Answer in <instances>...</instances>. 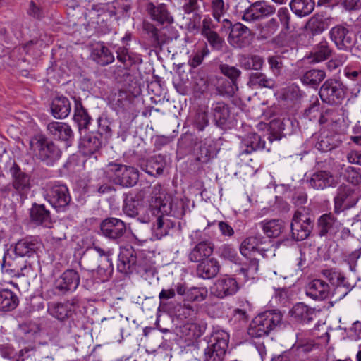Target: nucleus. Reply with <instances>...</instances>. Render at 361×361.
I'll return each mask as SVG.
<instances>
[{
    "instance_id": "nucleus-1",
    "label": "nucleus",
    "mask_w": 361,
    "mask_h": 361,
    "mask_svg": "<svg viewBox=\"0 0 361 361\" xmlns=\"http://www.w3.org/2000/svg\"><path fill=\"white\" fill-rule=\"evenodd\" d=\"M148 212L161 213L180 219L185 215V204L182 199L172 198L161 185H155L152 189Z\"/></svg>"
},
{
    "instance_id": "nucleus-2",
    "label": "nucleus",
    "mask_w": 361,
    "mask_h": 361,
    "mask_svg": "<svg viewBox=\"0 0 361 361\" xmlns=\"http://www.w3.org/2000/svg\"><path fill=\"white\" fill-rule=\"evenodd\" d=\"M282 314L276 310L265 311L257 315L250 322L247 333L252 338L268 336L269 332L281 324Z\"/></svg>"
},
{
    "instance_id": "nucleus-3",
    "label": "nucleus",
    "mask_w": 361,
    "mask_h": 361,
    "mask_svg": "<svg viewBox=\"0 0 361 361\" xmlns=\"http://www.w3.org/2000/svg\"><path fill=\"white\" fill-rule=\"evenodd\" d=\"M105 173L109 180L123 187H132L139 179L137 169L114 161L106 165Z\"/></svg>"
},
{
    "instance_id": "nucleus-4",
    "label": "nucleus",
    "mask_w": 361,
    "mask_h": 361,
    "mask_svg": "<svg viewBox=\"0 0 361 361\" xmlns=\"http://www.w3.org/2000/svg\"><path fill=\"white\" fill-rule=\"evenodd\" d=\"M229 337V334L224 330L214 332L204 349L203 361H223L228 346Z\"/></svg>"
},
{
    "instance_id": "nucleus-5",
    "label": "nucleus",
    "mask_w": 361,
    "mask_h": 361,
    "mask_svg": "<svg viewBox=\"0 0 361 361\" xmlns=\"http://www.w3.org/2000/svg\"><path fill=\"white\" fill-rule=\"evenodd\" d=\"M314 216L305 208L297 210L292 219L290 228L292 237L298 241L305 240L310 235L314 226Z\"/></svg>"
},
{
    "instance_id": "nucleus-6",
    "label": "nucleus",
    "mask_w": 361,
    "mask_h": 361,
    "mask_svg": "<svg viewBox=\"0 0 361 361\" xmlns=\"http://www.w3.org/2000/svg\"><path fill=\"white\" fill-rule=\"evenodd\" d=\"M80 283V276L77 271L68 269L57 278L51 290H47L45 295L51 298L54 295H63L75 291Z\"/></svg>"
},
{
    "instance_id": "nucleus-7",
    "label": "nucleus",
    "mask_w": 361,
    "mask_h": 361,
    "mask_svg": "<svg viewBox=\"0 0 361 361\" xmlns=\"http://www.w3.org/2000/svg\"><path fill=\"white\" fill-rule=\"evenodd\" d=\"M44 197L58 210L65 209L71 202L68 188L58 183H49L46 185Z\"/></svg>"
},
{
    "instance_id": "nucleus-8",
    "label": "nucleus",
    "mask_w": 361,
    "mask_h": 361,
    "mask_svg": "<svg viewBox=\"0 0 361 361\" xmlns=\"http://www.w3.org/2000/svg\"><path fill=\"white\" fill-rule=\"evenodd\" d=\"M30 147L37 152L39 159L47 165L52 164L61 157L60 149L51 142L42 137H35L30 141Z\"/></svg>"
},
{
    "instance_id": "nucleus-9",
    "label": "nucleus",
    "mask_w": 361,
    "mask_h": 361,
    "mask_svg": "<svg viewBox=\"0 0 361 361\" xmlns=\"http://www.w3.org/2000/svg\"><path fill=\"white\" fill-rule=\"evenodd\" d=\"M319 94L324 102L338 104L345 97L344 85L339 80L328 79L321 86Z\"/></svg>"
},
{
    "instance_id": "nucleus-10",
    "label": "nucleus",
    "mask_w": 361,
    "mask_h": 361,
    "mask_svg": "<svg viewBox=\"0 0 361 361\" xmlns=\"http://www.w3.org/2000/svg\"><path fill=\"white\" fill-rule=\"evenodd\" d=\"M275 12L274 6L265 1H257L244 11L242 19L247 23H255L273 15Z\"/></svg>"
},
{
    "instance_id": "nucleus-11",
    "label": "nucleus",
    "mask_w": 361,
    "mask_h": 361,
    "mask_svg": "<svg viewBox=\"0 0 361 361\" xmlns=\"http://www.w3.org/2000/svg\"><path fill=\"white\" fill-rule=\"evenodd\" d=\"M239 290L236 279L224 275L216 279L211 288V293L218 298L223 299L235 295Z\"/></svg>"
},
{
    "instance_id": "nucleus-12",
    "label": "nucleus",
    "mask_w": 361,
    "mask_h": 361,
    "mask_svg": "<svg viewBox=\"0 0 361 361\" xmlns=\"http://www.w3.org/2000/svg\"><path fill=\"white\" fill-rule=\"evenodd\" d=\"M147 219L146 221H153L152 227V239L160 240L167 235L170 230L173 228V223L166 218V214L161 213L151 214L147 211Z\"/></svg>"
},
{
    "instance_id": "nucleus-13",
    "label": "nucleus",
    "mask_w": 361,
    "mask_h": 361,
    "mask_svg": "<svg viewBox=\"0 0 361 361\" xmlns=\"http://www.w3.org/2000/svg\"><path fill=\"white\" fill-rule=\"evenodd\" d=\"M357 196L349 186L341 185L334 198V212L339 214L345 209L354 207L357 202Z\"/></svg>"
},
{
    "instance_id": "nucleus-14",
    "label": "nucleus",
    "mask_w": 361,
    "mask_h": 361,
    "mask_svg": "<svg viewBox=\"0 0 361 361\" xmlns=\"http://www.w3.org/2000/svg\"><path fill=\"white\" fill-rule=\"evenodd\" d=\"M329 37L336 47L341 50H346L354 44L353 33L342 25L333 27L329 31Z\"/></svg>"
},
{
    "instance_id": "nucleus-15",
    "label": "nucleus",
    "mask_w": 361,
    "mask_h": 361,
    "mask_svg": "<svg viewBox=\"0 0 361 361\" xmlns=\"http://www.w3.org/2000/svg\"><path fill=\"white\" fill-rule=\"evenodd\" d=\"M101 232L106 238L116 240L123 236L126 231L125 223L116 218H107L100 224Z\"/></svg>"
},
{
    "instance_id": "nucleus-16",
    "label": "nucleus",
    "mask_w": 361,
    "mask_h": 361,
    "mask_svg": "<svg viewBox=\"0 0 361 361\" xmlns=\"http://www.w3.org/2000/svg\"><path fill=\"white\" fill-rule=\"evenodd\" d=\"M322 274L326 279L330 281L332 285L336 286L334 288L335 295H336L337 291H338L341 288H345V290L341 293V294L336 297V299L343 298L350 290V283H348L345 277L340 271L333 269H326L322 270Z\"/></svg>"
},
{
    "instance_id": "nucleus-17",
    "label": "nucleus",
    "mask_w": 361,
    "mask_h": 361,
    "mask_svg": "<svg viewBox=\"0 0 361 361\" xmlns=\"http://www.w3.org/2000/svg\"><path fill=\"white\" fill-rule=\"evenodd\" d=\"M13 177V186L21 196L27 195L30 190V176L23 172L16 164L10 169Z\"/></svg>"
},
{
    "instance_id": "nucleus-18",
    "label": "nucleus",
    "mask_w": 361,
    "mask_h": 361,
    "mask_svg": "<svg viewBox=\"0 0 361 361\" xmlns=\"http://www.w3.org/2000/svg\"><path fill=\"white\" fill-rule=\"evenodd\" d=\"M250 30L241 23L234 25L230 32L228 40L235 47H244L250 44Z\"/></svg>"
},
{
    "instance_id": "nucleus-19",
    "label": "nucleus",
    "mask_w": 361,
    "mask_h": 361,
    "mask_svg": "<svg viewBox=\"0 0 361 361\" xmlns=\"http://www.w3.org/2000/svg\"><path fill=\"white\" fill-rule=\"evenodd\" d=\"M42 246V242L36 237H29L19 240L15 245L14 253L19 257H30Z\"/></svg>"
},
{
    "instance_id": "nucleus-20",
    "label": "nucleus",
    "mask_w": 361,
    "mask_h": 361,
    "mask_svg": "<svg viewBox=\"0 0 361 361\" xmlns=\"http://www.w3.org/2000/svg\"><path fill=\"white\" fill-rule=\"evenodd\" d=\"M306 295L315 300H323L330 295L328 283L321 279H314L308 283L305 289Z\"/></svg>"
},
{
    "instance_id": "nucleus-21",
    "label": "nucleus",
    "mask_w": 361,
    "mask_h": 361,
    "mask_svg": "<svg viewBox=\"0 0 361 361\" xmlns=\"http://www.w3.org/2000/svg\"><path fill=\"white\" fill-rule=\"evenodd\" d=\"M219 261L211 257L198 263L196 268V275L203 279H210L215 277L220 271Z\"/></svg>"
},
{
    "instance_id": "nucleus-22",
    "label": "nucleus",
    "mask_w": 361,
    "mask_h": 361,
    "mask_svg": "<svg viewBox=\"0 0 361 361\" xmlns=\"http://www.w3.org/2000/svg\"><path fill=\"white\" fill-rule=\"evenodd\" d=\"M136 264V256L132 247H123L118 255V270L124 274L132 272Z\"/></svg>"
},
{
    "instance_id": "nucleus-23",
    "label": "nucleus",
    "mask_w": 361,
    "mask_h": 361,
    "mask_svg": "<svg viewBox=\"0 0 361 361\" xmlns=\"http://www.w3.org/2000/svg\"><path fill=\"white\" fill-rule=\"evenodd\" d=\"M47 311L51 316L63 321L72 316L75 311V305L69 301L63 303L53 302L48 305Z\"/></svg>"
},
{
    "instance_id": "nucleus-24",
    "label": "nucleus",
    "mask_w": 361,
    "mask_h": 361,
    "mask_svg": "<svg viewBox=\"0 0 361 361\" xmlns=\"http://www.w3.org/2000/svg\"><path fill=\"white\" fill-rule=\"evenodd\" d=\"M146 10L152 20L161 25L171 24L173 21V17L168 12L166 6L164 4L155 6L151 2L147 3Z\"/></svg>"
},
{
    "instance_id": "nucleus-25",
    "label": "nucleus",
    "mask_w": 361,
    "mask_h": 361,
    "mask_svg": "<svg viewBox=\"0 0 361 361\" xmlns=\"http://www.w3.org/2000/svg\"><path fill=\"white\" fill-rule=\"evenodd\" d=\"M336 183V178L327 171H320L314 173L309 180L310 187L316 190L334 187Z\"/></svg>"
},
{
    "instance_id": "nucleus-26",
    "label": "nucleus",
    "mask_w": 361,
    "mask_h": 361,
    "mask_svg": "<svg viewBox=\"0 0 361 361\" xmlns=\"http://www.w3.org/2000/svg\"><path fill=\"white\" fill-rule=\"evenodd\" d=\"M317 225L320 236H325L327 234L334 235L338 232L340 223L331 213H327L318 219Z\"/></svg>"
},
{
    "instance_id": "nucleus-27",
    "label": "nucleus",
    "mask_w": 361,
    "mask_h": 361,
    "mask_svg": "<svg viewBox=\"0 0 361 361\" xmlns=\"http://www.w3.org/2000/svg\"><path fill=\"white\" fill-rule=\"evenodd\" d=\"M214 245L209 241H202L197 243L188 255L189 260L192 262L200 263L212 255Z\"/></svg>"
},
{
    "instance_id": "nucleus-28",
    "label": "nucleus",
    "mask_w": 361,
    "mask_h": 361,
    "mask_svg": "<svg viewBox=\"0 0 361 361\" xmlns=\"http://www.w3.org/2000/svg\"><path fill=\"white\" fill-rule=\"evenodd\" d=\"M49 133L55 139L68 141L73 137V132L71 126L62 122L53 121L47 125Z\"/></svg>"
},
{
    "instance_id": "nucleus-29",
    "label": "nucleus",
    "mask_w": 361,
    "mask_h": 361,
    "mask_svg": "<svg viewBox=\"0 0 361 361\" xmlns=\"http://www.w3.org/2000/svg\"><path fill=\"white\" fill-rule=\"evenodd\" d=\"M290 315L295 321L307 324L315 317L316 312L314 309L300 302L293 306L290 310Z\"/></svg>"
},
{
    "instance_id": "nucleus-30",
    "label": "nucleus",
    "mask_w": 361,
    "mask_h": 361,
    "mask_svg": "<svg viewBox=\"0 0 361 361\" xmlns=\"http://www.w3.org/2000/svg\"><path fill=\"white\" fill-rule=\"evenodd\" d=\"M240 155L250 154L252 152L265 148V142L255 133H248L242 141Z\"/></svg>"
},
{
    "instance_id": "nucleus-31",
    "label": "nucleus",
    "mask_w": 361,
    "mask_h": 361,
    "mask_svg": "<svg viewBox=\"0 0 361 361\" xmlns=\"http://www.w3.org/2000/svg\"><path fill=\"white\" fill-rule=\"evenodd\" d=\"M71 102L63 96L55 97L51 103V110L56 118H65L71 112Z\"/></svg>"
},
{
    "instance_id": "nucleus-32",
    "label": "nucleus",
    "mask_w": 361,
    "mask_h": 361,
    "mask_svg": "<svg viewBox=\"0 0 361 361\" xmlns=\"http://www.w3.org/2000/svg\"><path fill=\"white\" fill-rule=\"evenodd\" d=\"M92 59L101 66H106L114 61V56L103 43H97L92 51Z\"/></svg>"
},
{
    "instance_id": "nucleus-33",
    "label": "nucleus",
    "mask_w": 361,
    "mask_h": 361,
    "mask_svg": "<svg viewBox=\"0 0 361 361\" xmlns=\"http://www.w3.org/2000/svg\"><path fill=\"white\" fill-rule=\"evenodd\" d=\"M263 233L268 238H277L281 233L284 223L281 219H264L259 223Z\"/></svg>"
},
{
    "instance_id": "nucleus-34",
    "label": "nucleus",
    "mask_w": 361,
    "mask_h": 361,
    "mask_svg": "<svg viewBox=\"0 0 361 361\" xmlns=\"http://www.w3.org/2000/svg\"><path fill=\"white\" fill-rule=\"evenodd\" d=\"M264 238L261 235L247 237L242 242L240 251L244 256H248L251 252L257 251L264 257L265 250H259V246L262 244Z\"/></svg>"
},
{
    "instance_id": "nucleus-35",
    "label": "nucleus",
    "mask_w": 361,
    "mask_h": 361,
    "mask_svg": "<svg viewBox=\"0 0 361 361\" xmlns=\"http://www.w3.org/2000/svg\"><path fill=\"white\" fill-rule=\"evenodd\" d=\"M293 13L302 18L312 13L314 9V0H291L289 4Z\"/></svg>"
},
{
    "instance_id": "nucleus-36",
    "label": "nucleus",
    "mask_w": 361,
    "mask_h": 361,
    "mask_svg": "<svg viewBox=\"0 0 361 361\" xmlns=\"http://www.w3.org/2000/svg\"><path fill=\"white\" fill-rule=\"evenodd\" d=\"M73 120L78 124L79 130L87 129L92 121L80 99H75Z\"/></svg>"
},
{
    "instance_id": "nucleus-37",
    "label": "nucleus",
    "mask_w": 361,
    "mask_h": 361,
    "mask_svg": "<svg viewBox=\"0 0 361 361\" xmlns=\"http://www.w3.org/2000/svg\"><path fill=\"white\" fill-rule=\"evenodd\" d=\"M18 298L13 291L6 288L0 290V310H13L18 306Z\"/></svg>"
},
{
    "instance_id": "nucleus-38",
    "label": "nucleus",
    "mask_w": 361,
    "mask_h": 361,
    "mask_svg": "<svg viewBox=\"0 0 361 361\" xmlns=\"http://www.w3.org/2000/svg\"><path fill=\"white\" fill-rule=\"evenodd\" d=\"M166 164L165 158L162 155H155L147 159L145 170L150 176H156L163 173Z\"/></svg>"
},
{
    "instance_id": "nucleus-39",
    "label": "nucleus",
    "mask_w": 361,
    "mask_h": 361,
    "mask_svg": "<svg viewBox=\"0 0 361 361\" xmlns=\"http://www.w3.org/2000/svg\"><path fill=\"white\" fill-rule=\"evenodd\" d=\"M32 221L45 227H50L51 224L50 214L43 205H34L30 212Z\"/></svg>"
},
{
    "instance_id": "nucleus-40",
    "label": "nucleus",
    "mask_w": 361,
    "mask_h": 361,
    "mask_svg": "<svg viewBox=\"0 0 361 361\" xmlns=\"http://www.w3.org/2000/svg\"><path fill=\"white\" fill-rule=\"evenodd\" d=\"M80 145L82 153L90 156L101 148L102 142L97 135L90 134L83 137Z\"/></svg>"
},
{
    "instance_id": "nucleus-41",
    "label": "nucleus",
    "mask_w": 361,
    "mask_h": 361,
    "mask_svg": "<svg viewBox=\"0 0 361 361\" xmlns=\"http://www.w3.org/2000/svg\"><path fill=\"white\" fill-rule=\"evenodd\" d=\"M212 111L216 123L219 126L224 125L230 116L229 108L223 102L214 103Z\"/></svg>"
},
{
    "instance_id": "nucleus-42",
    "label": "nucleus",
    "mask_w": 361,
    "mask_h": 361,
    "mask_svg": "<svg viewBox=\"0 0 361 361\" xmlns=\"http://www.w3.org/2000/svg\"><path fill=\"white\" fill-rule=\"evenodd\" d=\"M326 76V73L324 70L312 69L306 71L302 75L300 80L304 85L317 87Z\"/></svg>"
},
{
    "instance_id": "nucleus-43",
    "label": "nucleus",
    "mask_w": 361,
    "mask_h": 361,
    "mask_svg": "<svg viewBox=\"0 0 361 361\" xmlns=\"http://www.w3.org/2000/svg\"><path fill=\"white\" fill-rule=\"evenodd\" d=\"M332 53L329 43L326 40L321 41L310 54V59L312 63H319L327 59Z\"/></svg>"
},
{
    "instance_id": "nucleus-44",
    "label": "nucleus",
    "mask_w": 361,
    "mask_h": 361,
    "mask_svg": "<svg viewBox=\"0 0 361 361\" xmlns=\"http://www.w3.org/2000/svg\"><path fill=\"white\" fill-rule=\"evenodd\" d=\"M328 20V18H324L322 15L315 14L306 23V29L310 30L313 35L321 34L327 29L329 26Z\"/></svg>"
},
{
    "instance_id": "nucleus-45",
    "label": "nucleus",
    "mask_w": 361,
    "mask_h": 361,
    "mask_svg": "<svg viewBox=\"0 0 361 361\" xmlns=\"http://www.w3.org/2000/svg\"><path fill=\"white\" fill-rule=\"evenodd\" d=\"M240 66L245 70H259L264 64V59L258 55L241 56L239 59Z\"/></svg>"
},
{
    "instance_id": "nucleus-46",
    "label": "nucleus",
    "mask_w": 361,
    "mask_h": 361,
    "mask_svg": "<svg viewBox=\"0 0 361 361\" xmlns=\"http://www.w3.org/2000/svg\"><path fill=\"white\" fill-rule=\"evenodd\" d=\"M209 54L207 44L199 46L192 53L188 60V65L195 68L202 64L204 58Z\"/></svg>"
},
{
    "instance_id": "nucleus-47",
    "label": "nucleus",
    "mask_w": 361,
    "mask_h": 361,
    "mask_svg": "<svg viewBox=\"0 0 361 361\" xmlns=\"http://www.w3.org/2000/svg\"><path fill=\"white\" fill-rule=\"evenodd\" d=\"M249 83L252 86H258L260 87L272 88L274 82L272 79L260 72L252 73L250 75Z\"/></svg>"
},
{
    "instance_id": "nucleus-48",
    "label": "nucleus",
    "mask_w": 361,
    "mask_h": 361,
    "mask_svg": "<svg viewBox=\"0 0 361 361\" xmlns=\"http://www.w3.org/2000/svg\"><path fill=\"white\" fill-rule=\"evenodd\" d=\"M207 296L206 288L192 287L187 290L185 300L191 302H202Z\"/></svg>"
},
{
    "instance_id": "nucleus-49",
    "label": "nucleus",
    "mask_w": 361,
    "mask_h": 361,
    "mask_svg": "<svg viewBox=\"0 0 361 361\" xmlns=\"http://www.w3.org/2000/svg\"><path fill=\"white\" fill-rule=\"evenodd\" d=\"M257 27L259 35L264 38H267L277 30L279 23L276 19L271 18L264 24H259Z\"/></svg>"
},
{
    "instance_id": "nucleus-50",
    "label": "nucleus",
    "mask_w": 361,
    "mask_h": 361,
    "mask_svg": "<svg viewBox=\"0 0 361 361\" xmlns=\"http://www.w3.org/2000/svg\"><path fill=\"white\" fill-rule=\"evenodd\" d=\"M143 29L151 37L152 44L153 45L157 46L164 42V39H163L159 35V30L153 24L148 22H144Z\"/></svg>"
},
{
    "instance_id": "nucleus-51",
    "label": "nucleus",
    "mask_w": 361,
    "mask_h": 361,
    "mask_svg": "<svg viewBox=\"0 0 361 361\" xmlns=\"http://www.w3.org/2000/svg\"><path fill=\"white\" fill-rule=\"evenodd\" d=\"M219 255L221 258L237 263L238 260L236 250L231 245H223L219 249Z\"/></svg>"
},
{
    "instance_id": "nucleus-52",
    "label": "nucleus",
    "mask_w": 361,
    "mask_h": 361,
    "mask_svg": "<svg viewBox=\"0 0 361 361\" xmlns=\"http://www.w3.org/2000/svg\"><path fill=\"white\" fill-rule=\"evenodd\" d=\"M18 262L9 253L6 254L3 259L2 268L5 272H13L15 275L19 274L23 268L18 265Z\"/></svg>"
},
{
    "instance_id": "nucleus-53",
    "label": "nucleus",
    "mask_w": 361,
    "mask_h": 361,
    "mask_svg": "<svg viewBox=\"0 0 361 361\" xmlns=\"http://www.w3.org/2000/svg\"><path fill=\"white\" fill-rule=\"evenodd\" d=\"M228 5L225 4L223 0H212V11L214 19L220 22L221 18L227 12Z\"/></svg>"
},
{
    "instance_id": "nucleus-54",
    "label": "nucleus",
    "mask_w": 361,
    "mask_h": 361,
    "mask_svg": "<svg viewBox=\"0 0 361 361\" xmlns=\"http://www.w3.org/2000/svg\"><path fill=\"white\" fill-rule=\"evenodd\" d=\"M315 148L322 152L331 150L334 148L332 139L324 133L320 134L317 138Z\"/></svg>"
},
{
    "instance_id": "nucleus-55",
    "label": "nucleus",
    "mask_w": 361,
    "mask_h": 361,
    "mask_svg": "<svg viewBox=\"0 0 361 361\" xmlns=\"http://www.w3.org/2000/svg\"><path fill=\"white\" fill-rule=\"evenodd\" d=\"M139 201L132 197H128L123 207V212L129 216L133 217L138 214Z\"/></svg>"
},
{
    "instance_id": "nucleus-56",
    "label": "nucleus",
    "mask_w": 361,
    "mask_h": 361,
    "mask_svg": "<svg viewBox=\"0 0 361 361\" xmlns=\"http://www.w3.org/2000/svg\"><path fill=\"white\" fill-rule=\"evenodd\" d=\"M203 37L207 39L213 49L218 51L222 49L224 44V39L220 37L216 32L214 31L209 32L208 34L203 35Z\"/></svg>"
},
{
    "instance_id": "nucleus-57",
    "label": "nucleus",
    "mask_w": 361,
    "mask_h": 361,
    "mask_svg": "<svg viewBox=\"0 0 361 361\" xmlns=\"http://www.w3.org/2000/svg\"><path fill=\"white\" fill-rule=\"evenodd\" d=\"M215 155V149H209L208 147L202 145L200 147L199 152H197V160L202 163H207Z\"/></svg>"
},
{
    "instance_id": "nucleus-58",
    "label": "nucleus",
    "mask_w": 361,
    "mask_h": 361,
    "mask_svg": "<svg viewBox=\"0 0 361 361\" xmlns=\"http://www.w3.org/2000/svg\"><path fill=\"white\" fill-rule=\"evenodd\" d=\"M98 130L101 135H104L105 138H109L111 135V129L110 127V121L106 117L100 116L97 119Z\"/></svg>"
},
{
    "instance_id": "nucleus-59",
    "label": "nucleus",
    "mask_w": 361,
    "mask_h": 361,
    "mask_svg": "<svg viewBox=\"0 0 361 361\" xmlns=\"http://www.w3.org/2000/svg\"><path fill=\"white\" fill-rule=\"evenodd\" d=\"M221 72L232 81L235 80L240 75V71L234 66H230L227 64H221L219 66Z\"/></svg>"
},
{
    "instance_id": "nucleus-60",
    "label": "nucleus",
    "mask_w": 361,
    "mask_h": 361,
    "mask_svg": "<svg viewBox=\"0 0 361 361\" xmlns=\"http://www.w3.org/2000/svg\"><path fill=\"white\" fill-rule=\"evenodd\" d=\"M345 178L349 183L356 185L361 183V175L352 166H348L345 169Z\"/></svg>"
},
{
    "instance_id": "nucleus-61",
    "label": "nucleus",
    "mask_w": 361,
    "mask_h": 361,
    "mask_svg": "<svg viewBox=\"0 0 361 361\" xmlns=\"http://www.w3.org/2000/svg\"><path fill=\"white\" fill-rule=\"evenodd\" d=\"M194 124L198 130L202 131L209 124V120L206 112H198L195 116Z\"/></svg>"
},
{
    "instance_id": "nucleus-62",
    "label": "nucleus",
    "mask_w": 361,
    "mask_h": 361,
    "mask_svg": "<svg viewBox=\"0 0 361 361\" xmlns=\"http://www.w3.org/2000/svg\"><path fill=\"white\" fill-rule=\"evenodd\" d=\"M117 59L125 65H130L133 62V59L128 49L126 47H120L116 51Z\"/></svg>"
},
{
    "instance_id": "nucleus-63",
    "label": "nucleus",
    "mask_w": 361,
    "mask_h": 361,
    "mask_svg": "<svg viewBox=\"0 0 361 361\" xmlns=\"http://www.w3.org/2000/svg\"><path fill=\"white\" fill-rule=\"evenodd\" d=\"M66 230V226L63 225H56L52 228L51 231V235L54 240L61 241L66 240V236L64 231Z\"/></svg>"
},
{
    "instance_id": "nucleus-64",
    "label": "nucleus",
    "mask_w": 361,
    "mask_h": 361,
    "mask_svg": "<svg viewBox=\"0 0 361 361\" xmlns=\"http://www.w3.org/2000/svg\"><path fill=\"white\" fill-rule=\"evenodd\" d=\"M216 26L213 23V20L209 17V16L207 15L204 17L202 23V30L201 34L202 35H205L209 32H214Z\"/></svg>"
}]
</instances>
